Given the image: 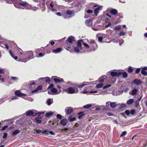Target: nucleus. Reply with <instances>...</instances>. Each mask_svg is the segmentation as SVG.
<instances>
[{
	"instance_id": "nucleus-38",
	"label": "nucleus",
	"mask_w": 147,
	"mask_h": 147,
	"mask_svg": "<svg viewBox=\"0 0 147 147\" xmlns=\"http://www.w3.org/2000/svg\"><path fill=\"white\" fill-rule=\"evenodd\" d=\"M53 114L52 112H49L46 113L45 116L46 117H49V116L52 115Z\"/></svg>"
},
{
	"instance_id": "nucleus-3",
	"label": "nucleus",
	"mask_w": 147,
	"mask_h": 147,
	"mask_svg": "<svg viewBox=\"0 0 147 147\" xmlns=\"http://www.w3.org/2000/svg\"><path fill=\"white\" fill-rule=\"evenodd\" d=\"M121 71L117 69L111 70L107 73L106 74L109 75L110 74L112 77H119L121 75Z\"/></svg>"
},
{
	"instance_id": "nucleus-61",
	"label": "nucleus",
	"mask_w": 147,
	"mask_h": 147,
	"mask_svg": "<svg viewBox=\"0 0 147 147\" xmlns=\"http://www.w3.org/2000/svg\"><path fill=\"white\" fill-rule=\"evenodd\" d=\"M7 136V133H5L3 134V138H6Z\"/></svg>"
},
{
	"instance_id": "nucleus-19",
	"label": "nucleus",
	"mask_w": 147,
	"mask_h": 147,
	"mask_svg": "<svg viewBox=\"0 0 147 147\" xmlns=\"http://www.w3.org/2000/svg\"><path fill=\"white\" fill-rule=\"evenodd\" d=\"M62 50V49L61 48H59L53 50L52 52L53 53L55 54L58 53H60Z\"/></svg>"
},
{
	"instance_id": "nucleus-5",
	"label": "nucleus",
	"mask_w": 147,
	"mask_h": 147,
	"mask_svg": "<svg viewBox=\"0 0 147 147\" xmlns=\"http://www.w3.org/2000/svg\"><path fill=\"white\" fill-rule=\"evenodd\" d=\"M88 42L90 43V50H88V52L95 51L98 48V46L95 41L93 40H89Z\"/></svg>"
},
{
	"instance_id": "nucleus-24",
	"label": "nucleus",
	"mask_w": 147,
	"mask_h": 147,
	"mask_svg": "<svg viewBox=\"0 0 147 147\" xmlns=\"http://www.w3.org/2000/svg\"><path fill=\"white\" fill-rule=\"evenodd\" d=\"M138 89L137 88H134L132 90L131 93L129 92V94L132 95H136L138 92Z\"/></svg>"
},
{
	"instance_id": "nucleus-40",
	"label": "nucleus",
	"mask_w": 147,
	"mask_h": 147,
	"mask_svg": "<svg viewBox=\"0 0 147 147\" xmlns=\"http://www.w3.org/2000/svg\"><path fill=\"white\" fill-rule=\"evenodd\" d=\"M141 73L142 75L145 76H147V72L144 70H142Z\"/></svg>"
},
{
	"instance_id": "nucleus-32",
	"label": "nucleus",
	"mask_w": 147,
	"mask_h": 147,
	"mask_svg": "<svg viewBox=\"0 0 147 147\" xmlns=\"http://www.w3.org/2000/svg\"><path fill=\"white\" fill-rule=\"evenodd\" d=\"M110 105L112 108L115 107L117 106V104L115 102H111Z\"/></svg>"
},
{
	"instance_id": "nucleus-51",
	"label": "nucleus",
	"mask_w": 147,
	"mask_h": 147,
	"mask_svg": "<svg viewBox=\"0 0 147 147\" xmlns=\"http://www.w3.org/2000/svg\"><path fill=\"white\" fill-rule=\"evenodd\" d=\"M119 45L120 46L124 42V40L122 39H119Z\"/></svg>"
},
{
	"instance_id": "nucleus-34",
	"label": "nucleus",
	"mask_w": 147,
	"mask_h": 147,
	"mask_svg": "<svg viewBox=\"0 0 147 147\" xmlns=\"http://www.w3.org/2000/svg\"><path fill=\"white\" fill-rule=\"evenodd\" d=\"M9 52L11 56L15 60H16L18 59V57L17 56L14 57V55L11 50H9Z\"/></svg>"
},
{
	"instance_id": "nucleus-16",
	"label": "nucleus",
	"mask_w": 147,
	"mask_h": 147,
	"mask_svg": "<svg viewBox=\"0 0 147 147\" xmlns=\"http://www.w3.org/2000/svg\"><path fill=\"white\" fill-rule=\"evenodd\" d=\"M26 115L27 116H34L36 114L33 112V111L31 110H29L26 112Z\"/></svg>"
},
{
	"instance_id": "nucleus-26",
	"label": "nucleus",
	"mask_w": 147,
	"mask_h": 147,
	"mask_svg": "<svg viewBox=\"0 0 147 147\" xmlns=\"http://www.w3.org/2000/svg\"><path fill=\"white\" fill-rule=\"evenodd\" d=\"M53 102V100L52 98H49L47 100L46 103L49 105H51Z\"/></svg>"
},
{
	"instance_id": "nucleus-37",
	"label": "nucleus",
	"mask_w": 147,
	"mask_h": 147,
	"mask_svg": "<svg viewBox=\"0 0 147 147\" xmlns=\"http://www.w3.org/2000/svg\"><path fill=\"white\" fill-rule=\"evenodd\" d=\"M134 101V100L133 99H130L127 101V104L129 105H131L133 103Z\"/></svg>"
},
{
	"instance_id": "nucleus-53",
	"label": "nucleus",
	"mask_w": 147,
	"mask_h": 147,
	"mask_svg": "<svg viewBox=\"0 0 147 147\" xmlns=\"http://www.w3.org/2000/svg\"><path fill=\"white\" fill-rule=\"evenodd\" d=\"M130 113L131 114L134 115L135 113V111L134 109L131 110L130 111Z\"/></svg>"
},
{
	"instance_id": "nucleus-59",
	"label": "nucleus",
	"mask_w": 147,
	"mask_h": 147,
	"mask_svg": "<svg viewBox=\"0 0 147 147\" xmlns=\"http://www.w3.org/2000/svg\"><path fill=\"white\" fill-rule=\"evenodd\" d=\"M19 4H14V5L15 7L17 8H22L20 7V6Z\"/></svg>"
},
{
	"instance_id": "nucleus-39",
	"label": "nucleus",
	"mask_w": 147,
	"mask_h": 147,
	"mask_svg": "<svg viewBox=\"0 0 147 147\" xmlns=\"http://www.w3.org/2000/svg\"><path fill=\"white\" fill-rule=\"evenodd\" d=\"M92 106V105L90 104H88L84 106L83 108L84 109H87L90 108Z\"/></svg>"
},
{
	"instance_id": "nucleus-43",
	"label": "nucleus",
	"mask_w": 147,
	"mask_h": 147,
	"mask_svg": "<svg viewBox=\"0 0 147 147\" xmlns=\"http://www.w3.org/2000/svg\"><path fill=\"white\" fill-rule=\"evenodd\" d=\"M119 39L116 38L112 40L113 42L114 43H117L119 42Z\"/></svg>"
},
{
	"instance_id": "nucleus-8",
	"label": "nucleus",
	"mask_w": 147,
	"mask_h": 147,
	"mask_svg": "<svg viewBox=\"0 0 147 147\" xmlns=\"http://www.w3.org/2000/svg\"><path fill=\"white\" fill-rule=\"evenodd\" d=\"M83 93V94H92L94 95H99L102 94V92H99L98 90L91 91L89 92L86 90H84Z\"/></svg>"
},
{
	"instance_id": "nucleus-47",
	"label": "nucleus",
	"mask_w": 147,
	"mask_h": 147,
	"mask_svg": "<svg viewBox=\"0 0 147 147\" xmlns=\"http://www.w3.org/2000/svg\"><path fill=\"white\" fill-rule=\"evenodd\" d=\"M128 71L130 73H131L133 72V69L132 67H129L128 69Z\"/></svg>"
},
{
	"instance_id": "nucleus-7",
	"label": "nucleus",
	"mask_w": 147,
	"mask_h": 147,
	"mask_svg": "<svg viewBox=\"0 0 147 147\" xmlns=\"http://www.w3.org/2000/svg\"><path fill=\"white\" fill-rule=\"evenodd\" d=\"M74 15V11L70 9H68L63 14L62 16L64 18L67 19L70 18V17L69 16H73Z\"/></svg>"
},
{
	"instance_id": "nucleus-33",
	"label": "nucleus",
	"mask_w": 147,
	"mask_h": 147,
	"mask_svg": "<svg viewBox=\"0 0 147 147\" xmlns=\"http://www.w3.org/2000/svg\"><path fill=\"white\" fill-rule=\"evenodd\" d=\"M41 79H45V82L46 83L48 82L49 84H50L49 82H51V79L49 77H47L45 78H41Z\"/></svg>"
},
{
	"instance_id": "nucleus-1",
	"label": "nucleus",
	"mask_w": 147,
	"mask_h": 147,
	"mask_svg": "<svg viewBox=\"0 0 147 147\" xmlns=\"http://www.w3.org/2000/svg\"><path fill=\"white\" fill-rule=\"evenodd\" d=\"M83 42V40H80L77 42V46L74 48V51L77 53H82L84 50L82 47V43Z\"/></svg>"
},
{
	"instance_id": "nucleus-63",
	"label": "nucleus",
	"mask_w": 147,
	"mask_h": 147,
	"mask_svg": "<svg viewBox=\"0 0 147 147\" xmlns=\"http://www.w3.org/2000/svg\"><path fill=\"white\" fill-rule=\"evenodd\" d=\"M18 97H17V96H13L12 97L11 100H15V99H18Z\"/></svg>"
},
{
	"instance_id": "nucleus-21",
	"label": "nucleus",
	"mask_w": 147,
	"mask_h": 147,
	"mask_svg": "<svg viewBox=\"0 0 147 147\" xmlns=\"http://www.w3.org/2000/svg\"><path fill=\"white\" fill-rule=\"evenodd\" d=\"M133 82L137 85L142 84V82L140 80L137 79H135L134 80Z\"/></svg>"
},
{
	"instance_id": "nucleus-2",
	"label": "nucleus",
	"mask_w": 147,
	"mask_h": 147,
	"mask_svg": "<svg viewBox=\"0 0 147 147\" xmlns=\"http://www.w3.org/2000/svg\"><path fill=\"white\" fill-rule=\"evenodd\" d=\"M27 55L28 57L24 58L23 62H26L34 58L33 52L32 51L25 52L23 54V55Z\"/></svg>"
},
{
	"instance_id": "nucleus-58",
	"label": "nucleus",
	"mask_w": 147,
	"mask_h": 147,
	"mask_svg": "<svg viewBox=\"0 0 147 147\" xmlns=\"http://www.w3.org/2000/svg\"><path fill=\"white\" fill-rule=\"evenodd\" d=\"M8 127L7 125H5L3 126L1 129V131H3L5 130L6 128Z\"/></svg>"
},
{
	"instance_id": "nucleus-54",
	"label": "nucleus",
	"mask_w": 147,
	"mask_h": 147,
	"mask_svg": "<svg viewBox=\"0 0 147 147\" xmlns=\"http://www.w3.org/2000/svg\"><path fill=\"white\" fill-rule=\"evenodd\" d=\"M140 68H137L135 71V73L136 74H138L140 71Z\"/></svg>"
},
{
	"instance_id": "nucleus-25",
	"label": "nucleus",
	"mask_w": 147,
	"mask_h": 147,
	"mask_svg": "<svg viewBox=\"0 0 147 147\" xmlns=\"http://www.w3.org/2000/svg\"><path fill=\"white\" fill-rule=\"evenodd\" d=\"M107 78V77L105 75H104L102 77H100L98 81L100 82H103Z\"/></svg>"
},
{
	"instance_id": "nucleus-42",
	"label": "nucleus",
	"mask_w": 147,
	"mask_h": 147,
	"mask_svg": "<svg viewBox=\"0 0 147 147\" xmlns=\"http://www.w3.org/2000/svg\"><path fill=\"white\" fill-rule=\"evenodd\" d=\"M102 86H103V84L102 83H100L99 84H97L96 86V88H100L102 87Z\"/></svg>"
},
{
	"instance_id": "nucleus-12",
	"label": "nucleus",
	"mask_w": 147,
	"mask_h": 147,
	"mask_svg": "<svg viewBox=\"0 0 147 147\" xmlns=\"http://www.w3.org/2000/svg\"><path fill=\"white\" fill-rule=\"evenodd\" d=\"M65 112L67 115L70 114L73 111V109L71 107H67L65 109Z\"/></svg>"
},
{
	"instance_id": "nucleus-4",
	"label": "nucleus",
	"mask_w": 147,
	"mask_h": 147,
	"mask_svg": "<svg viewBox=\"0 0 147 147\" xmlns=\"http://www.w3.org/2000/svg\"><path fill=\"white\" fill-rule=\"evenodd\" d=\"M92 82H84L82 83L81 85H79L73 83L71 82H67V84H69L70 86H76L79 88H82L86 85L92 84Z\"/></svg>"
},
{
	"instance_id": "nucleus-35",
	"label": "nucleus",
	"mask_w": 147,
	"mask_h": 147,
	"mask_svg": "<svg viewBox=\"0 0 147 147\" xmlns=\"http://www.w3.org/2000/svg\"><path fill=\"white\" fill-rule=\"evenodd\" d=\"M68 119L69 121L71 122L73 121L76 120V118L75 117H72L70 115L69 116Z\"/></svg>"
},
{
	"instance_id": "nucleus-49",
	"label": "nucleus",
	"mask_w": 147,
	"mask_h": 147,
	"mask_svg": "<svg viewBox=\"0 0 147 147\" xmlns=\"http://www.w3.org/2000/svg\"><path fill=\"white\" fill-rule=\"evenodd\" d=\"M98 41L100 42H102V40L103 37H98Z\"/></svg>"
},
{
	"instance_id": "nucleus-18",
	"label": "nucleus",
	"mask_w": 147,
	"mask_h": 147,
	"mask_svg": "<svg viewBox=\"0 0 147 147\" xmlns=\"http://www.w3.org/2000/svg\"><path fill=\"white\" fill-rule=\"evenodd\" d=\"M68 121L66 119H64L61 120L60 122V124L63 125L65 126L67 125Z\"/></svg>"
},
{
	"instance_id": "nucleus-36",
	"label": "nucleus",
	"mask_w": 147,
	"mask_h": 147,
	"mask_svg": "<svg viewBox=\"0 0 147 147\" xmlns=\"http://www.w3.org/2000/svg\"><path fill=\"white\" fill-rule=\"evenodd\" d=\"M121 25H119L113 28V29L114 30H119L121 29Z\"/></svg>"
},
{
	"instance_id": "nucleus-50",
	"label": "nucleus",
	"mask_w": 147,
	"mask_h": 147,
	"mask_svg": "<svg viewBox=\"0 0 147 147\" xmlns=\"http://www.w3.org/2000/svg\"><path fill=\"white\" fill-rule=\"evenodd\" d=\"M57 117L59 119H61L62 118V116L59 114H57Z\"/></svg>"
},
{
	"instance_id": "nucleus-6",
	"label": "nucleus",
	"mask_w": 147,
	"mask_h": 147,
	"mask_svg": "<svg viewBox=\"0 0 147 147\" xmlns=\"http://www.w3.org/2000/svg\"><path fill=\"white\" fill-rule=\"evenodd\" d=\"M53 3L52 0H47L46 2V4L48 9L51 10L52 12L56 11L57 10L53 8V5L51 3Z\"/></svg>"
},
{
	"instance_id": "nucleus-56",
	"label": "nucleus",
	"mask_w": 147,
	"mask_h": 147,
	"mask_svg": "<svg viewBox=\"0 0 147 147\" xmlns=\"http://www.w3.org/2000/svg\"><path fill=\"white\" fill-rule=\"evenodd\" d=\"M11 79L13 80H16L18 79V78L17 77H11Z\"/></svg>"
},
{
	"instance_id": "nucleus-48",
	"label": "nucleus",
	"mask_w": 147,
	"mask_h": 147,
	"mask_svg": "<svg viewBox=\"0 0 147 147\" xmlns=\"http://www.w3.org/2000/svg\"><path fill=\"white\" fill-rule=\"evenodd\" d=\"M125 33L123 31H121L119 33V34L120 36H124L125 35Z\"/></svg>"
},
{
	"instance_id": "nucleus-28",
	"label": "nucleus",
	"mask_w": 147,
	"mask_h": 147,
	"mask_svg": "<svg viewBox=\"0 0 147 147\" xmlns=\"http://www.w3.org/2000/svg\"><path fill=\"white\" fill-rule=\"evenodd\" d=\"M42 118L41 117H38L35 119V121L38 124H40L41 122V119Z\"/></svg>"
},
{
	"instance_id": "nucleus-57",
	"label": "nucleus",
	"mask_w": 147,
	"mask_h": 147,
	"mask_svg": "<svg viewBox=\"0 0 147 147\" xmlns=\"http://www.w3.org/2000/svg\"><path fill=\"white\" fill-rule=\"evenodd\" d=\"M125 113L126 114V115L128 116L129 115L130 113V112L128 110L125 111Z\"/></svg>"
},
{
	"instance_id": "nucleus-17",
	"label": "nucleus",
	"mask_w": 147,
	"mask_h": 147,
	"mask_svg": "<svg viewBox=\"0 0 147 147\" xmlns=\"http://www.w3.org/2000/svg\"><path fill=\"white\" fill-rule=\"evenodd\" d=\"M42 89V86L41 85L38 86L36 89L32 91L31 93H37L39 91L41 90Z\"/></svg>"
},
{
	"instance_id": "nucleus-10",
	"label": "nucleus",
	"mask_w": 147,
	"mask_h": 147,
	"mask_svg": "<svg viewBox=\"0 0 147 147\" xmlns=\"http://www.w3.org/2000/svg\"><path fill=\"white\" fill-rule=\"evenodd\" d=\"M61 91V90H60L59 91H58L56 88H52L51 91H49L48 92V93L50 94H51V93H52L54 95L59 94Z\"/></svg>"
},
{
	"instance_id": "nucleus-46",
	"label": "nucleus",
	"mask_w": 147,
	"mask_h": 147,
	"mask_svg": "<svg viewBox=\"0 0 147 147\" xmlns=\"http://www.w3.org/2000/svg\"><path fill=\"white\" fill-rule=\"evenodd\" d=\"M65 48L67 51H69L68 50V49L70 48H71V46H70L69 45L67 44L65 46Z\"/></svg>"
},
{
	"instance_id": "nucleus-9",
	"label": "nucleus",
	"mask_w": 147,
	"mask_h": 147,
	"mask_svg": "<svg viewBox=\"0 0 147 147\" xmlns=\"http://www.w3.org/2000/svg\"><path fill=\"white\" fill-rule=\"evenodd\" d=\"M66 92L68 94H72L77 93L78 92V89H74L72 87H69L65 90Z\"/></svg>"
},
{
	"instance_id": "nucleus-55",
	"label": "nucleus",
	"mask_w": 147,
	"mask_h": 147,
	"mask_svg": "<svg viewBox=\"0 0 147 147\" xmlns=\"http://www.w3.org/2000/svg\"><path fill=\"white\" fill-rule=\"evenodd\" d=\"M45 55V53H40L38 54L39 57H42Z\"/></svg>"
},
{
	"instance_id": "nucleus-62",
	"label": "nucleus",
	"mask_w": 147,
	"mask_h": 147,
	"mask_svg": "<svg viewBox=\"0 0 147 147\" xmlns=\"http://www.w3.org/2000/svg\"><path fill=\"white\" fill-rule=\"evenodd\" d=\"M93 11L90 10H88L86 11V13L88 14H90L92 13Z\"/></svg>"
},
{
	"instance_id": "nucleus-52",
	"label": "nucleus",
	"mask_w": 147,
	"mask_h": 147,
	"mask_svg": "<svg viewBox=\"0 0 147 147\" xmlns=\"http://www.w3.org/2000/svg\"><path fill=\"white\" fill-rule=\"evenodd\" d=\"M111 85L110 84L107 85H105L104 87H103V89H105L106 88L110 87H111Z\"/></svg>"
},
{
	"instance_id": "nucleus-60",
	"label": "nucleus",
	"mask_w": 147,
	"mask_h": 147,
	"mask_svg": "<svg viewBox=\"0 0 147 147\" xmlns=\"http://www.w3.org/2000/svg\"><path fill=\"white\" fill-rule=\"evenodd\" d=\"M53 86H54L52 84H51L50 85H49V86L47 88V89L49 90V89L52 88Z\"/></svg>"
},
{
	"instance_id": "nucleus-27",
	"label": "nucleus",
	"mask_w": 147,
	"mask_h": 147,
	"mask_svg": "<svg viewBox=\"0 0 147 147\" xmlns=\"http://www.w3.org/2000/svg\"><path fill=\"white\" fill-rule=\"evenodd\" d=\"M19 4L23 7H25L28 5V3L26 1H21L19 3Z\"/></svg>"
},
{
	"instance_id": "nucleus-64",
	"label": "nucleus",
	"mask_w": 147,
	"mask_h": 147,
	"mask_svg": "<svg viewBox=\"0 0 147 147\" xmlns=\"http://www.w3.org/2000/svg\"><path fill=\"white\" fill-rule=\"evenodd\" d=\"M126 107V105L125 104H123L121 105V108H124Z\"/></svg>"
},
{
	"instance_id": "nucleus-13",
	"label": "nucleus",
	"mask_w": 147,
	"mask_h": 147,
	"mask_svg": "<svg viewBox=\"0 0 147 147\" xmlns=\"http://www.w3.org/2000/svg\"><path fill=\"white\" fill-rule=\"evenodd\" d=\"M15 94L16 96L20 97H22V96H26V95L25 94L22 93L20 90L16 91L15 92Z\"/></svg>"
},
{
	"instance_id": "nucleus-41",
	"label": "nucleus",
	"mask_w": 147,
	"mask_h": 147,
	"mask_svg": "<svg viewBox=\"0 0 147 147\" xmlns=\"http://www.w3.org/2000/svg\"><path fill=\"white\" fill-rule=\"evenodd\" d=\"M83 113V112H81L78 113V115H79V116H78V118L79 119H80L82 117V116L83 115V114H82Z\"/></svg>"
},
{
	"instance_id": "nucleus-22",
	"label": "nucleus",
	"mask_w": 147,
	"mask_h": 147,
	"mask_svg": "<svg viewBox=\"0 0 147 147\" xmlns=\"http://www.w3.org/2000/svg\"><path fill=\"white\" fill-rule=\"evenodd\" d=\"M86 25L88 26H90L92 24V20L91 19H87L85 22Z\"/></svg>"
},
{
	"instance_id": "nucleus-14",
	"label": "nucleus",
	"mask_w": 147,
	"mask_h": 147,
	"mask_svg": "<svg viewBox=\"0 0 147 147\" xmlns=\"http://www.w3.org/2000/svg\"><path fill=\"white\" fill-rule=\"evenodd\" d=\"M102 8V6H99L94 9V12L96 16H97L99 11L101 10Z\"/></svg>"
},
{
	"instance_id": "nucleus-44",
	"label": "nucleus",
	"mask_w": 147,
	"mask_h": 147,
	"mask_svg": "<svg viewBox=\"0 0 147 147\" xmlns=\"http://www.w3.org/2000/svg\"><path fill=\"white\" fill-rule=\"evenodd\" d=\"M127 132L126 131H123L122 133L120 134V137H121L125 136Z\"/></svg>"
},
{
	"instance_id": "nucleus-30",
	"label": "nucleus",
	"mask_w": 147,
	"mask_h": 147,
	"mask_svg": "<svg viewBox=\"0 0 147 147\" xmlns=\"http://www.w3.org/2000/svg\"><path fill=\"white\" fill-rule=\"evenodd\" d=\"M20 132L19 130L18 129H16L14 131L11 133V135L12 136H14L16 135L17 134L19 133Z\"/></svg>"
},
{
	"instance_id": "nucleus-23",
	"label": "nucleus",
	"mask_w": 147,
	"mask_h": 147,
	"mask_svg": "<svg viewBox=\"0 0 147 147\" xmlns=\"http://www.w3.org/2000/svg\"><path fill=\"white\" fill-rule=\"evenodd\" d=\"M110 12L112 15L115 16L118 13V11L117 9H113L111 10Z\"/></svg>"
},
{
	"instance_id": "nucleus-29",
	"label": "nucleus",
	"mask_w": 147,
	"mask_h": 147,
	"mask_svg": "<svg viewBox=\"0 0 147 147\" xmlns=\"http://www.w3.org/2000/svg\"><path fill=\"white\" fill-rule=\"evenodd\" d=\"M121 75H122L123 77V78H125L127 77L128 74L126 72H122V71H121Z\"/></svg>"
},
{
	"instance_id": "nucleus-20",
	"label": "nucleus",
	"mask_w": 147,
	"mask_h": 147,
	"mask_svg": "<svg viewBox=\"0 0 147 147\" xmlns=\"http://www.w3.org/2000/svg\"><path fill=\"white\" fill-rule=\"evenodd\" d=\"M24 122V120L23 119H20L16 121V123L17 125H22Z\"/></svg>"
},
{
	"instance_id": "nucleus-11",
	"label": "nucleus",
	"mask_w": 147,
	"mask_h": 147,
	"mask_svg": "<svg viewBox=\"0 0 147 147\" xmlns=\"http://www.w3.org/2000/svg\"><path fill=\"white\" fill-rule=\"evenodd\" d=\"M52 79L55 81V83H59L61 82H64L63 80L59 78H58L56 76H52Z\"/></svg>"
},
{
	"instance_id": "nucleus-15",
	"label": "nucleus",
	"mask_w": 147,
	"mask_h": 147,
	"mask_svg": "<svg viewBox=\"0 0 147 147\" xmlns=\"http://www.w3.org/2000/svg\"><path fill=\"white\" fill-rule=\"evenodd\" d=\"M68 42L72 43L75 41V38L74 37L71 36H69L67 40Z\"/></svg>"
},
{
	"instance_id": "nucleus-45",
	"label": "nucleus",
	"mask_w": 147,
	"mask_h": 147,
	"mask_svg": "<svg viewBox=\"0 0 147 147\" xmlns=\"http://www.w3.org/2000/svg\"><path fill=\"white\" fill-rule=\"evenodd\" d=\"M18 53H19L20 55H21L23 54L22 51L20 48L18 49Z\"/></svg>"
},
{
	"instance_id": "nucleus-31",
	"label": "nucleus",
	"mask_w": 147,
	"mask_h": 147,
	"mask_svg": "<svg viewBox=\"0 0 147 147\" xmlns=\"http://www.w3.org/2000/svg\"><path fill=\"white\" fill-rule=\"evenodd\" d=\"M82 43L83 44V45L86 47V49L88 51V50H90L89 49L90 48V46H89L87 44L84 42H83Z\"/></svg>"
}]
</instances>
